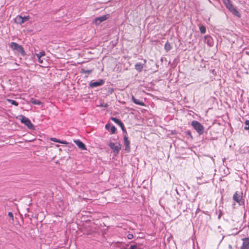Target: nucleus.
Listing matches in <instances>:
<instances>
[{
  "label": "nucleus",
  "mask_w": 249,
  "mask_h": 249,
  "mask_svg": "<svg viewBox=\"0 0 249 249\" xmlns=\"http://www.w3.org/2000/svg\"><path fill=\"white\" fill-rule=\"evenodd\" d=\"M138 246L137 245H131L130 247V249H138Z\"/></svg>",
  "instance_id": "26"
},
{
  "label": "nucleus",
  "mask_w": 249,
  "mask_h": 249,
  "mask_svg": "<svg viewBox=\"0 0 249 249\" xmlns=\"http://www.w3.org/2000/svg\"><path fill=\"white\" fill-rule=\"evenodd\" d=\"M127 237L128 239H132L134 237V236L132 234L130 233L127 235Z\"/></svg>",
  "instance_id": "28"
},
{
  "label": "nucleus",
  "mask_w": 249,
  "mask_h": 249,
  "mask_svg": "<svg viewBox=\"0 0 249 249\" xmlns=\"http://www.w3.org/2000/svg\"><path fill=\"white\" fill-rule=\"evenodd\" d=\"M199 30L201 33L204 34L206 33V29L205 26L202 25L199 27Z\"/></svg>",
  "instance_id": "23"
},
{
  "label": "nucleus",
  "mask_w": 249,
  "mask_h": 249,
  "mask_svg": "<svg viewBox=\"0 0 249 249\" xmlns=\"http://www.w3.org/2000/svg\"><path fill=\"white\" fill-rule=\"evenodd\" d=\"M104 83V81L103 80L101 79L99 80L98 81L91 82L89 84V86L91 88H94L102 86V85H103Z\"/></svg>",
  "instance_id": "9"
},
{
  "label": "nucleus",
  "mask_w": 249,
  "mask_h": 249,
  "mask_svg": "<svg viewBox=\"0 0 249 249\" xmlns=\"http://www.w3.org/2000/svg\"><path fill=\"white\" fill-rule=\"evenodd\" d=\"M245 124L248 126H245L244 129L245 130H249V120H246L245 122Z\"/></svg>",
  "instance_id": "25"
},
{
  "label": "nucleus",
  "mask_w": 249,
  "mask_h": 249,
  "mask_svg": "<svg viewBox=\"0 0 249 249\" xmlns=\"http://www.w3.org/2000/svg\"><path fill=\"white\" fill-rule=\"evenodd\" d=\"M51 141H52V142H58V143H62V144H69V142H67L65 141H61L60 140H58L55 138H51L50 139Z\"/></svg>",
  "instance_id": "16"
},
{
  "label": "nucleus",
  "mask_w": 249,
  "mask_h": 249,
  "mask_svg": "<svg viewBox=\"0 0 249 249\" xmlns=\"http://www.w3.org/2000/svg\"><path fill=\"white\" fill-rule=\"evenodd\" d=\"M36 55L38 58V62H43V59H41V58L45 56V53L44 51H41L39 53H36Z\"/></svg>",
  "instance_id": "12"
},
{
  "label": "nucleus",
  "mask_w": 249,
  "mask_h": 249,
  "mask_svg": "<svg viewBox=\"0 0 249 249\" xmlns=\"http://www.w3.org/2000/svg\"><path fill=\"white\" fill-rule=\"evenodd\" d=\"M110 17L109 14H106L102 16H100L95 18L92 22L93 23L96 25H99L101 22L107 20Z\"/></svg>",
  "instance_id": "3"
},
{
  "label": "nucleus",
  "mask_w": 249,
  "mask_h": 249,
  "mask_svg": "<svg viewBox=\"0 0 249 249\" xmlns=\"http://www.w3.org/2000/svg\"><path fill=\"white\" fill-rule=\"evenodd\" d=\"M6 100L7 102H8L9 103H11V104H12L15 106H18V103L15 100H13L10 99H7Z\"/></svg>",
  "instance_id": "19"
},
{
  "label": "nucleus",
  "mask_w": 249,
  "mask_h": 249,
  "mask_svg": "<svg viewBox=\"0 0 249 249\" xmlns=\"http://www.w3.org/2000/svg\"><path fill=\"white\" fill-rule=\"evenodd\" d=\"M142 68L143 66L141 63H137L135 65V68L139 71H141Z\"/></svg>",
  "instance_id": "21"
},
{
  "label": "nucleus",
  "mask_w": 249,
  "mask_h": 249,
  "mask_svg": "<svg viewBox=\"0 0 249 249\" xmlns=\"http://www.w3.org/2000/svg\"><path fill=\"white\" fill-rule=\"evenodd\" d=\"M92 71V70H85L84 69H82L81 70V72L82 73H86L88 75H89V73H90Z\"/></svg>",
  "instance_id": "20"
},
{
  "label": "nucleus",
  "mask_w": 249,
  "mask_h": 249,
  "mask_svg": "<svg viewBox=\"0 0 249 249\" xmlns=\"http://www.w3.org/2000/svg\"><path fill=\"white\" fill-rule=\"evenodd\" d=\"M124 145L125 147V151L128 153L130 151V142L129 140H128V137L124 135Z\"/></svg>",
  "instance_id": "7"
},
{
  "label": "nucleus",
  "mask_w": 249,
  "mask_h": 249,
  "mask_svg": "<svg viewBox=\"0 0 249 249\" xmlns=\"http://www.w3.org/2000/svg\"><path fill=\"white\" fill-rule=\"evenodd\" d=\"M109 146L114 151L117 153H118L121 148V145L119 143L110 142Z\"/></svg>",
  "instance_id": "6"
},
{
  "label": "nucleus",
  "mask_w": 249,
  "mask_h": 249,
  "mask_svg": "<svg viewBox=\"0 0 249 249\" xmlns=\"http://www.w3.org/2000/svg\"><path fill=\"white\" fill-rule=\"evenodd\" d=\"M74 142L80 149L82 150L87 149L85 144L80 140H75Z\"/></svg>",
  "instance_id": "10"
},
{
  "label": "nucleus",
  "mask_w": 249,
  "mask_h": 249,
  "mask_svg": "<svg viewBox=\"0 0 249 249\" xmlns=\"http://www.w3.org/2000/svg\"><path fill=\"white\" fill-rule=\"evenodd\" d=\"M31 102L32 104L37 105H40L42 104L39 100L36 99H32Z\"/></svg>",
  "instance_id": "22"
},
{
  "label": "nucleus",
  "mask_w": 249,
  "mask_h": 249,
  "mask_svg": "<svg viewBox=\"0 0 249 249\" xmlns=\"http://www.w3.org/2000/svg\"><path fill=\"white\" fill-rule=\"evenodd\" d=\"M22 18L24 20V22L26 21H27L28 20H29V16H24V17H22Z\"/></svg>",
  "instance_id": "29"
},
{
  "label": "nucleus",
  "mask_w": 249,
  "mask_h": 249,
  "mask_svg": "<svg viewBox=\"0 0 249 249\" xmlns=\"http://www.w3.org/2000/svg\"><path fill=\"white\" fill-rule=\"evenodd\" d=\"M8 215L11 218L12 220H14V216L12 212H10L8 213Z\"/></svg>",
  "instance_id": "27"
},
{
  "label": "nucleus",
  "mask_w": 249,
  "mask_h": 249,
  "mask_svg": "<svg viewBox=\"0 0 249 249\" xmlns=\"http://www.w3.org/2000/svg\"><path fill=\"white\" fill-rule=\"evenodd\" d=\"M21 122L24 124L30 129H34V125L31 123V121L27 117L21 116V119L20 120Z\"/></svg>",
  "instance_id": "5"
},
{
  "label": "nucleus",
  "mask_w": 249,
  "mask_h": 249,
  "mask_svg": "<svg viewBox=\"0 0 249 249\" xmlns=\"http://www.w3.org/2000/svg\"><path fill=\"white\" fill-rule=\"evenodd\" d=\"M132 101L137 105L141 106H145V104L143 102L139 101L138 100L136 99L133 95H132Z\"/></svg>",
  "instance_id": "14"
},
{
  "label": "nucleus",
  "mask_w": 249,
  "mask_h": 249,
  "mask_svg": "<svg viewBox=\"0 0 249 249\" xmlns=\"http://www.w3.org/2000/svg\"><path fill=\"white\" fill-rule=\"evenodd\" d=\"M243 244L240 249H249V237L243 239Z\"/></svg>",
  "instance_id": "8"
},
{
  "label": "nucleus",
  "mask_w": 249,
  "mask_h": 249,
  "mask_svg": "<svg viewBox=\"0 0 249 249\" xmlns=\"http://www.w3.org/2000/svg\"><path fill=\"white\" fill-rule=\"evenodd\" d=\"M172 48V47L169 42H167L164 45V49L166 52L170 51Z\"/></svg>",
  "instance_id": "18"
},
{
  "label": "nucleus",
  "mask_w": 249,
  "mask_h": 249,
  "mask_svg": "<svg viewBox=\"0 0 249 249\" xmlns=\"http://www.w3.org/2000/svg\"><path fill=\"white\" fill-rule=\"evenodd\" d=\"M105 127H106V128L107 129H108H108H109V128L110 127V125L109 124H107L106 125Z\"/></svg>",
  "instance_id": "30"
},
{
  "label": "nucleus",
  "mask_w": 249,
  "mask_h": 249,
  "mask_svg": "<svg viewBox=\"0 0 249 249\" xmlns=\"http://www.w3.org/2000/svg\"><path fill=\"white\" fill-rule=\"evenodd\" d=\"M224 2L226 8L229 10L233 7L230 0H224Z\"/></svg>",
  "instance_id": "15"
},
{
  "label": "nucleus",
  "mask_w": 249,
  "mask_h": 249,
  "mask_svg": "<svg viewBox=\"0 0 249 249\" xmlns=\"http://www.w3.org/2000/svg\"><path fill=\"white\" fill-rule=\"evenodd\" d=\"M230 11L235 16L240 18L241 14L239 13L238 11L234 7H233L230 10Z\"/></svg>",
  "instance_id": "13"
},
{
  "label": "nucleus",
  "mask_w": 249,
  "mask_h": 249,
  "mask_svg": "<svg viewBox=\"0 0 249 249\" xmlns=\"http://www.w3.org/2000/svg\"><path fill=\"white\" fill-rule=\"evenodd\" d=\"M233 199L239 205H242L244 203L243 201L242 193L241 192L236 191L233 195Z\"/></svg>",
  "instance_id": "4"
},
{
  "label": "nucleus",
  "mask_w": 249,
  "mask_h": 249,
  "mask_svg": "<svg viewBox=\"0 0 249 249\" xmlns=\"http://www.w3.org/2000/svg\"><path fill=\"white\" fill-rule=\"evenodd\" d=\"M116 128L114 125L110 126V131L111 134H114L116 132Z\"/></svg>",
  "instance_id": "24"
},
{
  "label": "nucleus",
  "mask_w": 249,
  "mask_h": 249,
  "mask_svg": "<svg viewBox=\"0 0 249 249\" xmlns=\"http://www.w3.org/2000/svg\"><path fill=\"white\" fill-rule=\"evenodd\" d=\"M111 120L113 121L114 123L118 124L119 125H120L122 129L124 130V125L123 123L121 122V121L116 118L115 117H112L111 118Z\"/></svg>",
  "instance_id": "11"
},
{
  "label": "nucleus",
  "mask_w": 249,
  "mask_h": 249,
  "mask_svg": "<svg viewBox=\"0 0 249 249\" xmlns=\"http://www.w3.org/2000/svg\"><path fill=\"white\" fill-rule=\"evenodd\" d=\"M193 128L197 131V132L201 135L204 133V126L198 121H193L191 124Z\"/></svg>",
  "instance_id": "2"
},
{
  "label": "nucleus",
  "mask_w": 249,
  "mask_h": 249,
  "mask_svg": "<svg viewBox=\"0 0 249 249\" xmlns=\"http://www.w3.org/2000/svg\"><path fill=\"white\" fill-rule=\"evenodd\" d=\"M16 22L18 24H22L24 23V20L22 18V17L21 16H18L16 18Z\"/></svg>",
  "instance_id": "17"
},
{
  "label": "nucleus",
  "mask_w": 249,
  "mask_h": 249,
  "mask_svg": "<svg viewBox=\"0 0 249 249\" xmlns=\"http://www.w3.org/2000/svg\"><path fill=\"white\" fill-rule=\"evenodd\" d=\"M10 47L13 50L16 51L18 53H20L21 55L24 56L25 55V52L23 47L17 43L14 42H11L10 44Z\"/></svg>",
  "instance_id": "1"
}]
</instances>
